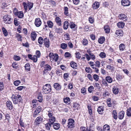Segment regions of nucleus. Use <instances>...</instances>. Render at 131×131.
<instances>
[{
    "label": "nucleus",
    "instance_id": "obj_49",
    "mask_svg": "<svg viewBox=\"0 0 131 131\" xmlns=\"http://www.w3.org/2000/svg\"><path fill=\"white\" fill-rule=\"evenodd\" d=\"M85 70L86 72L88 73H91L92 72L91 69L89 67H86Z\"/></svg>",
    "mask_w": 131,
    "mask_h": 131
},
{
    "label": "nucleus",
    "instance_id": "obj_7",
    "mask_svg": "<svg viewBox=\"0 0 131 131\" xmlns=\"http://www.w3.org/2000/svg\"><path fill=\"white\" fill-rule=\"evenodd\" d=\"M35 24L37 27H39L41 24V21L39 18H36L35 20Z\"/></svg>",
    "mask_w": 131,
    "mask_h": 131
},
{
    "label": "nucleus",
    "instance_id": "obj_54",
    "mask_svg": "<svg viewBox=\"0 0 131 131\" xmlns=\"http://www.w3.org/2000/svg\"><path fill=\"white\" fill-rule=\"evenodd\" d=\"M89 20L90 23L92 24L94 22V18L92 17H90L89 18Z\"/></svg>",
    "mask_w": 131,
    "mask_h": 131
},
{
    "label": "nucleus",
    "instance_id": "obj_39",
    "mask_svg": "<svg viewBox=\"0 0 131 131\" xmlns=\"http://www.w3.org/2000/svg\"><path fill=\"white\" fill-rule=\"evenodd\" d=\"M2 30L3 33L5 36H7L8 35V32L7 30L4 27H3Z\"/></svg>",
    "mask_w": 131,
    "mask_h": 131
},
{
    "label": "nucleus",
    "instance_id": "obj_41",
    "mask_svg": "<svg viewBox=\"0 0 131 131\" xmlns=\"http://www.w3.org/2000/svg\"><path fill=\"white\" fill-rule=\"evenodd\" d=\"M43 39L42 37H40L38 38V42L40 44H42L43 43Z\"/></svg>",
    "mask_w": 131,
    "mask_h": 131
},
{
    "label": "nucleus",
    "instance_id": "obj_1",
    "mask_svg": "<svg viewBox=\"0 0 131 131\" xmlns=\"http://www.w3.org/2000/svg\"><path fill=\"white\" fill-rule=\"evenodd\" d=\"M12 98L14 103L15 104H19L22 101L21 96L19 94H13Z\"/></svg>",
    "mask_w": 131,
    "mask_h": 131
},
{
    "label": "nucleus",
    "instance_id": "obj_24",
    "mask_svg": "<svg viewBox=\"0 0 131 131\" xmlns=\"http://www.w3.org/2000/svg\"><path fill=\"white\" fill-rule=\"evenodd\" d=\"M112 91L114 94H117L119 92V89L116 87L114 86L113 88Z\"/></svg>",
    "mask_w": 131,
    "mask_h": 131
},
{
    "label": "nucleus",
    "instance_id": "obj_11",
    "mask_svg": "<svg viewBox=\"0 0 131 131\" xmlns=\"http://www.w3.org/2000/svg\"><path fill=\"white\" fill-rule=\"evenodd\" d=\"M43 119L40 117H38L35 120V124L36 125H39L42 121Z\"/></svg>",
    "mask_w": 131,
    "mask_h": 131
},
{
    "label": "nucleus",
    "instance_id": "obj_63",
    "mask_svg": "<svg viewBox=\"0 0 131 131\" xmlns=\"http://www.w3.org/2000/svg\"><path fill=\"white\" fill-rule=\"evenodd\" d=\"M88 78L90 81H92L93 78L92 77L90 74H88L87 76Z\"/></svg>",
    "mask_w": 131,
    "mask_h": 131
},
{
    "label": "nucleus",
    "instance_id": "obj_51",
    "mask_svg": "<svg viewBox=\"0 0 131 131\" xmlns=\"http://www.w3.org/2000/svg\"><path fill=\"white\" fill-rule=\"evenodd\" d=\"M93 77L94 79L96 81H98L99 79V77L98 75L95 74L93 75Z\"/></svg>",
    "mask_w": 131,
    "mask_h": 131
},
{
    "label": "nucleus",
    "instance_id": "obj_47",
    "mask_svg": "<svg viewBox=\"0 0 131 131\" xmlns=\"http://www.w3.org/2000/svg\"><path fill=\"white\" fill-rule=\"evenodd\" d=\"M94 88L92 86H90L88 88V91L90 93H91L94 90Z\"/></svg>",
    "mask_w": 131,
    "mask_h": 131
},
{
    "label": "nucleus",
    "instance_id": "obj_20",
    "mask_svg": "<svg viewBox=\"0 0 131 131\" xmlns=\"http://www.w3.org/2000/svg\"><path fill=\"white\" fill-rule=\"evenodd\" d=\"M117 26L119 28H123L125 26V23L123 22H119L118 23Z\"/></svg>",
    "mask_w": 131,
    "mask_h": 131
},
{
    "label": "nucleus",
    "instance_id": "obj_16",
    "mask_svg": "<svg viewBox=\"0 0 131 131\" xmlns=\"http://www.w3.org/2000/svg\"><path fill=\"white\" fill-rule=\"evenodd\" d=\"M119 19L125 21L127 19L126 16L124 14H119L118 16Z\"/></svg>",
    "mask_w": 131,
    "mask_h": 131
},
{
    "label": "nucleus",
    "instance_id": "obj_36",
    "mask_svg": "<svg viewBox=\"0 0 131 131\" xmlns=\"http://www.w3.org/2000/svg\"><path fill=\"white\" fill-rule=\"evenodd\" d=\"M126 114L128 116H131V107H129L127 110Z\"/></svg>",
    "mask_w": 131,
    "mask_h": 131
},
{
    "label": "nucleus",
    "instance_id": "obj_35",
    "mask_svg": "<svg viewBox=\"0 0 131 131\" xmlns=\"http://www.w3.org/2000/svg\"><path fill=\"white\" fill-rule=\"evenodd\" d=\"M103 109L102 107L100 106L98 108L97 111L99 114H101L103 111Z\"/></svg>",
    "mask_w": 131,
    "mask_h": 131
},
{
    "label": "nucleus",
    "instance_id": "obj_60",
    "mask_svg": "<svg viewBox=\"0 0 131 131\" xmlns=\"http://www.w3.org/2000/svg\"><path fill=\"white\" fill-rule=\"evenodd\" d=\"M4 88V85L3 82H0V91H2Z\"/></svg>",
    "mask_w": 131,
    "mask_h": 131
},
{
    "label": "nucleus",
    "instance_id": "obj_12",
    "mask_svg": "<svg viewBox=\"0 0 131 131\" xmlns=\"http://www.w3.org/2000/svg\"><path fill=\"white\" fill-rule=\"evenodd\" d=\"M30 36L31 40L34 41L35 40L37 37V34L35 31H32L30 34Z\"/></svg>",
    "mask_w": 131,
    "mask_h": 131
},
{
    "label": "nucleus",
    "instance_id": "obj_6",
    "mask_svg": "<svg viewBox=\"0 0 131 131\" xmlns=\"http://www.w3.org/2000/svg\"><path fill=\"white\" fill-rule=\"evenodd\" d=\"M106 70L113 73L114 71L115 68L112 65L108 64L106 66Z\"/></svg>",
    "mask_w": 131,
    "mask_h": 131
},
{
    "label": "nucleus",
    "instance_id": "obj_62",
    "mask_svg": "<svg viewBox=\"0 0 131 131\" xmlns=\"http://www.w3.org/2000/svg\"><path fill=\"white\" fill-rule=\"evenodd\" d=\"M65 57H69L71 56V54L69 52H66L64 54Z\"/></svg>",
    "mask_w": 131,
    "mask_h": 131
},
{
    "label": "nucleus",
    "instance_id": "obj_46",
    "mask_svg": "<svg viewBox=\"0 0 131 131\" xmlns=\"http://www.w3.org/2000/svg\"><path fill=\"white\" fill-rule=\"evenodd\" d=\"M25 67L26 70L27 71H29L30 67V64L29 63H27L25 65Z\"/></svg>",
    "mask_w": 131,
    "mask_h": 131
},
{
    "label": "nucleus",
    "instance_id": "obj_22",
    "mask_svg": "<svg viewBox=\"0 0 131 131\" xmlns=\"http://www.w3.org/2000/svg\"><path fill=\"white\" fill-rule=\"evenodd\" d=\"M69 24L68 21H66L63 23V28L64 29H67L68 27Z\"/></svg>",
    "mask_w": 131,
    "mask_h": 131
},
{
    "label": "nucleus",
    "instance_id": "obj_4",
    "mask_svg": "<svg viewBox=\"0 0 131 131\" xmlns=\"http://www.w3.org/2000/svg\"><path fill=\"white\" fill-rule=\"evenodd\" d=\"M68 122L67 126L68 128L71 129L74 127V121L73 119H69Z\"/></svg>",
    "mask_w": 131,
    "mask_h": 131
},
{
    "label": "nucleus",
    "instance_id": "obj_31",
    "mask_svg": "<svg viewBox=\"0 0 131 131\" xmlns=\"http://www.w3.org/2000/svg\"><path fill=\"white\" fill-rule=\"evenodd\" d=\"M49 57H58V54L57 53H55L54 54L52 52H50L49 55Z\"/></svg>",
    "mask_w": 131,
    "mask_h": 131
},
{
    "label": "nucleus",
    "instance_id": "obj_57",
    "mask_svg": "<svg viewBox=\"0 0 131 131\" xmlns=\"http://www.w3.org/2000/svg\"><path fill=\"white\" fill-rule=\"evenodd\" d=\"M89 64L92 68L93 69H95L96 67V65L94 64V62L90 61L89 62Z\"/></svg>",
    "mask_w": 131,
    "mask_h": 131
},
{
    "label": "nucleus",
    "instance_id": "obj_61",
    "mask_svg": "<svg viewBox=\"0 0 131 131\" xmlns=\"http://www.w3.org/2000/svg\"><path fill=\"white\" fill-rule=\"evenodd\" d=\"M99 55L101 57H106L105 53L103 52H101Z\"/></svg>",
    "mask_w": 131,
    "mask_h": 131
},
{
    "label": "nucleus",
    "instance_id": "obj_17",
    "mask_svg": "<svg viewBox=\"0 0 131 131\" xmlns=\"http://www.w3.org/2000/svg\"><path fill=\"white\" fill-rule=\"evenodd\" d=\"M100 6L99 2H95L92 5L93 8L94 9H96L98 8Z\"/></svg>",
    "mask_w": 131,
    "mask_h": 131
},
{
    "label": "nucleus",
    "instance_id": "obj_55",
    "mask_svg": "<svg viewBox=\"0 0 131 131\" xmlns=\"http://www.w3.org/2000/svg\"><path fill=\"white\" fill-rule=\"evenodd\" d=\"M111 99H108L107 101V103L108 106L110 107L112 106V104L111 103Z\"/></svg>",
    "mask_w": 131,
    "mask_h": 131
},
{
    "label": "nucleus",
    "instance_id": "obj_29",
    "mask_svg": "<svg viewBox=\"0 0 131 131\" xmlns=\"http://www.w3.org/2000/svg\"><path fill=\"white\" fill-rule=\"evenodd\" d=\"M49 118V123L51 124H53L55 121L56 119L55 117L53 116Z\"/></svg>",
    "mask_w": 131,
    "mask_h": 131
},
{
    "label": "nucleus",
    "instance_id": "obj_9",
    "mask_svg": "<svg viewBox=\"0 0 131 131\" xmlns=\"http://www.w3.org/2000/svg\"><path fill=\"white\" fill-rule=\"evenodd\" d=\"M41 110V108L40 106L38 107L34 112L33 114V117H36L37 115H38Z\"/></svg>",
    "mask_w": 131,
    "mask_h": 131
},
{
    "label": "nucleus",
    "instance_id": "obj_48",
    "mask_svg": "<svg viewBox=\"0 0 131 131\" xmlns=\"http://www.w3.org/2000/svg\"><path fill=\"white\" fill-rule=\"evenodd\" d=\"M119 48L120 50L123 51L125 49V45L123 43H122L119 46Z\"/></svg>",
    "mask_w": 131,
    "mask_h": 131
},
{
    "label": "nucleus",
    "instance_id": "obj_30",
    "mask_svg": "<svg viewBox=\"0 0 131 131\" xmlns=\"http://www.w3.org/2000/svg\"><path fill=\"white\" fill-rule=\"evenodd\" d=\"M112 115L113 117L115 119H116L117 118V113L115 110L113 111L112 113Z\"/></svg>",
    "mask_w": 131,
    "mask_h": 131
},
{
    "label": "nucleus",
    "instance_id": "obj_59",
    "mask_svg": "<svg viewBox=\"0 0 131 131\" xmlns=\"http://www.w3.org/2000/svg\"><path fill=\"white\" fill-rule=\"evenodd\" d=\"M87 52L90 57H95V56L93 55V54L90 51L88 50Z\"/></svg>",
    "mask_w": 131,
    "mask_h": 131
},
{
    "label": "nucleus",
    "instance_id": "obj_5",
    "mask_svg": "<svg viewBox=\"0 0 131 131\" xmlns=\"http://www.w3.org/2000/svg\"><path fill=\"white\" fill-rule=\"evenodd\" d=\"M44 69L43 71V74H46L49 71L51 70V67L50 66L46 64L45 65V66L44 68Z\"/></svg>",
    "mask_w": 131,
    "mask_h": 131
},
{
    "label": "nucleus",
    "instance_id": "obj_33",
    "mask_svg": "<svg viewBox=\"0 0 131 131\" xmlns=\"http://www.w3.org/2000/svg\"><path fill=\"white\" fill-rule=\"evenodd\" d=\"M80 106L79 104L76 103H74L73 104V107L77 110H78L79 108H80Z\"/></svg>",
    "mask_w": 131,
    "mask_h": 131
},
{
    "label": "nucleus",
    "instance_id": "obj_64",
    "mask_svg": "<svg viewBox=\"0 0 131 131\" xmlns=\"http://www.w3.org/2000/svg\"><path fill=\"white\" fill-rule=\"evenodd\" d=\"M16 36L17 37H18L19 39L18 40L21 41L22 40L21 38L22 37L19 34H16Z\"/></svg>",
    "mask_w": 131,
    "mask_h": 131
},
{
    "label": "nucleus",
    "instance_id": "obj_19",
    "mask_svg": "<svg viewBox=\"0 0 131 131\" xmlns=\"http://www.w3.org/2000/svg\"><path fill=\"white\" fill-rule=\"evenodd\" d=\"M53 124V127L54 129L57 130L60 127V124L59 123H55Z\"/></svg>",
    "mask_w": 131,
    "mask_h": 131
},
{
    "label": "nucleus",
    "instance_id": "obj_3",
    "mask_svg": "<svg viewBox=\"0 0 131 131\" xmlns=\"http://www.w3.org/2000/svg\"><path fill=\"white\" fill-rule=\"evenodd\" d=\"M3 19L5 23L7 24H10L12 23L13 20L10 15H4Z\"/></svg>",
    "mask_w": 131,
    "mask_h": 131
},
{
    "label": "nucleus",
    "instance_id": "obj_42",
    "mask_svg": "<svg viewBox=\"0 0 131 131\" xmlns=\"http://www.w3.org/2000/svg\"><path fill=\"white\" fill-rule=\"evenodd\" d=\"M51 124L50 123H47L45 125V127L47 130H50Z\"/></svg>",
    "mask_w": 131,
    "mask_h": 131
},
{
    "label": "nucleus",
    "instance_id": "obj_10",
    "mask_svg": "<svg viewBox=\"0 0 131 131\" xmlns=\"http://www.w3.org/2000/svg\"><path fill=\"white\" fill-rule=\"evenodd\" d=\"M121 3L123 6H127L130 5V2L128 0H122Z\"/></svg>",
    "mask_w": 131,
    "mask_h": 131
},
{
    "label": "nucleus",
    "instance_id": "obj_53",
    "mask_svg": "<svg viewBox=\"0 0 131 131\" xmlns=\"http://www.w3.org/2000/svg\"><path fill=\"white\" fill-rule=\"evenodd\" d=\"M82 43L84 45H86L88 44L87 40L85 39H83L82 41Z\"/></svg>",
    "mask_w": 131,
    "mask_h": 131
},
{
    "label": "nucleus",
    "instance_id": "obj_21",
    "mask_svg": "<svg viewBox=\"0 0 131 131\" xmlns=\"http://www.w3.org/2000/svg\"><path fill=\"white\" fill-rule=\"evenodd\" d=\"M55 20L57 24L59 26L61 25V19L59 17H57L55 19Z\"/></svg>",
    "mask_w": 131,
    "mask_h": 131
},
{
    "label": "nucleus",
    "instance_id": "obj_38",
    "mask_svg": "<svg viewBox=\"0 0 131 131\" xmlns=\"http://www.w3.org/2000/svg\"><path fill=\"white\" fill-rule=\"evenodd\" d=\"M47 24L48 27L50 28H52L53 26V24L51 21H48L47 22Z\"/></svg>",
    "mask_w": 131,
    "mask_h": 131
},
{
    "label": "nucleus",
    "instance_id": "obj_58",
    "mask_svg": "<svg viewBox=\"0 0 131 131\" xmlns=\"http://www.w3.org/2000/svg\"><path fill=\"white\" fill-rule=\"evenodd\" d=\"M55 31L56 32L58 33L60 32H61L62 31V29L61 28H56L55 29Z\"/></svg>",
    "mask_w": 131,
    "mask_h": 131
},
{
    "label": "nucleus",
    "instance_id": "obj_45",
    "mask_svg": "<svg viewBox=\"0 0 131 131\" xmlns=\"http://www.w3.org/2000/svg\"><path fill=\"white\" fill-rule=\"evenodd\" d=\"M67 47V44L65 43H63L61 44V47L63 49H65Z\"/></svg>",
    "mask_w": 131,
    "mask_h": 131
},
{
    "label": "nucleus",
    "instance_id": "obj_50",
    "mask_svg": "<svg viewBox=\"0 0 131 131\" xmlns=\"http://www.w3.org/2000/svg\"><path fill=\"white\" fill-rule=\"evenodd\" d=\"M69 25L70 28L71 29L74 28L76 26L75 24L72 22H70Z\"/></svg>",
    "mask_w": 131,
    "mask_h": 131
},
{
    "label": "nucleus",
    "instance_id": "obj_23",
    "mask_svg": "<svg viewBox=\"0 0 131 131\" xmlns=\"http://www.w3.org/2000/svg\"><path fill=\"white\" fill-rule=\"evenodd\" d=\"M105 79L109 83H111L113 82V79L110 76L106 77Z\"/></svg>",
    "mask_w": 131,
    "mask_h": 131
},
{
    "label": "nucleus",
    "instance_id": "obj_8",
    "mask_svg": "<svg viewBox=\"0 0 131 131\" xmlns=\"http://www.w3.org/2000/svg\"><path fill=\"white\" fill-rule=\"evenodd\" d=\"M54 88L57 91L60 90L61 89V85L58 83H55L53 84Z\"/></svg>",
    "mask_w": 131,
    "mask_h": 131
},
{
    "label": "nucleus",
    "instance_id": "obj_14",
    "mask_svg": "<svg viewBox=\"0 0 131 131\" xmlns=\"http://www.w3.org/2000/svg\"><path fill=\"white\" fill-rule=\"evenodd\" d=\"M15 15H16L17 17L20 18H22L24 16V14L22 11H19L17 12L16 13H15Z\"/></svg>",
    "mask_w": 131,
    "mask_h": 131
},
{
    "label": "nucleus",
    "instance_id": "obj_43",
    "mask_svg": "<svg viewBox=\"0 0 131 131\" xmlns=\"http://www.w3.org/2000/svg\"><path fill=\"white\" fill-rule=\"evenodd\" d=\"M63 100L64 102L66 103H69L70 101V99L69 98L67 97L64 98Z\"/></svg>",
    "mask_w": 131,
    "mask_h": 131
},
{
    "label": "nucleus",
    "instance_id": "obj_34",
    "mask_svg": "<svg viewBox=\"0 0 131 131\" xmlns=\"http://www.w3.org/2000/svg\"><path fill=\"white\" fill-rule=\"evenodd\" d=\"M68 8L67 7H64V14L67 16H68L69 15L68 13Z\"/></svg>",
    "mask_w": 131,
    "mask_h": 131
},
{
    "label": "nucleus",
    "instance_id": "obj_28",
    "mask_svg": "<svg viewBox=\"0 0 131 131\" xmlns=\"http://www.w3.org/2000/svg\"><path fill=\"white\" fill-rule=\"evenodd\" d=\"M110 128L108 125L106 124L104 125L103 127V131H109Z\"/></svg>",
    "mask_w": 131,
    "mask_h": 131
},
{
    "label": "nucleus",
    "instance_id": "obj_18",
    "mask_svg": "<svg viewBox=\"0 0 131 131\" xmlns=\"http://www.w3.org/2000/svg\"><path fill=\"white\" fill-rule=\"evenodd\" d=\"M125 114L124 112L122 111L119 113L118 118L121 119H122L124 117Z\"/></svg>",
    "mask_w": 131,
    "mask_h": 131
},
{
    "label": "nucleus",
    "instance_id": "obj_44",
    "mask_svg": "<svg viewBox=\"0 0 131 131\" xmlns=\"http://www.w3.org/2000/svg\"><path fill=\"white\" fill-rule=\"evenodd\" d=\"M122 30H117L115 32V34L118 36H121L122 33Z\"/></svg>",
    "mask_w": 131,
    "mask_h": 131
},
{
    "label": "nucleus",
    "instance_id": "obj_52",
    "mask_svg": "<svg viewBox=\"0 0 131 131\" xmlns=\"http://www.w3.org/2000/svg\"><path fill=\"white\" fill-rule=\"evenodd\" d=\"M23 3L24 6V9L25 10L26 12L27 11L28 9V4H27L26 3H25V2H23Z\"/></svg>",
    "mask_w": 131,
    "mask_h": 131
},
{
    "label": "nucleus",
    "instance_id": "obj_15",
    "mask_svg": "<svg viewBox=\"0 0 131 131\" xmlns=\"http://www.w3.org/2000/svg\"><path fill=\"white\" fill-rule=\"evenodd\" d=\"M6 106L10 110H11L13 108V106L12 103L9 101H8L6 103Z\"/></svg>",
    "mask_w": 131,
    "mask_h": 131
},
{
    "label": "nucleus",
    "instance_id": "obj_32",
    "mask_svg": "<svg viewBox=\"0 0 131 131\" xmlns=\"http://www.w3.org/2000/svg\"><path fill=\"white\" fill-rule=\"evenodd\" d=\"M71 66L73 68H76L77 67V64L75 62L72 61L70 63Z\"/></svg>",
    "mask_w": 131,
    "mask_h": 131
},
{
    "label": "nucleus",
    "instance_id": "obj_25",
    "mask_svg": "<svg viewBox=\"0 0 131 131\" xmlns=\"http://www.w3.org/2000/svg\"><path fill=\"white\" fill-rule=\"evenodd\" d=\"M104 29L105 33H109L110 32V26L108 25H106L104 27Z\"/></svg>",
    "mask_w": 131,
    "mask_h": 131
},
{
    "label": "nucleus",
    "instance_id": "obj_27",
    "mask_svg": "<svg viewBox=\"0 0 131 131\" xmlns=\"http://www.w3.org/2000/svg\"><path fill=\"white\" fill-rule=\"evenodd\" d=\"M19 124L20 126L24 128L25 127V124L23 122V120L20 118L19 120Z\"/></svg>",
    "mask_w": 131,
    "mask_h": 131
},
{
    "label": "nucleus",
    "instance_id": "obj_13",
    "mask_svg": "<svg viewBox=\"0 0 131 131\" xmlns=\"http://www.w3.org/2000/svg\"><path fill=\"white\" fill-rule=\"evenodd\" d=\"M44 44L46 47L49 48L50 46V41L49 39L47 38H45L44 40Z\"/></svg>",
    "mask_w": 131,
    "mask_h": 131
},
{
    "label": "nucleus",
    "instance_id": "obj_56",
    "mask_svg": "<svg viewBox=\"0 0 131 131\" xmlns=\"http://www.w3.org/2000/svg\"><path fill=\"white\" fill-rule=\"evenodd\" d=\"M20 83V81L19 80H16L14 82V85L16 86H18Z\"/></svg>",
    "mask_w": 131,
    "mask_h": 131
},
{
    "label": "nucleus",
    "instance_id": "obj_26",
    "mask_svg": "<svg viewBox=\"0 0 131 131\" xmlns=\"http://www.w3.org/2000/svg\"><path fill=\"white\" fill-rule=\"evenodd\" d=\"M124 77L123 76L120 74H117L116 75V80L118 81H121Z\"/></svg>",
    "mask_w": 131,
    "mask_h": 131
},
{
    "label": "nucleus",
    "instance_id": "obj_2",
    "mask_svg": "<svg viewBox=\"0 0 131 131\" xmlns=\"http://www.w3.org/2000/svg\"><path fill=\"white\" fill-rule=\"evenodd\" d=\"M51 87L50 84H47L43 86L42 92L43 94H48L51 92Z\"/></svg>",
    "mask_w": 131,
    "mask_h": 131
},
{
    "label": "nucleus",
    "instance_id": "obj_40",
    "mask_svg": "<svg viewBox=\"0 0 131 131\" xmlns=\"http://www.w3.org/2000/svg\"><path fill=\"white\" fill-rule=\"evenodd\" d=\"M105 40V38L103 37H100L98 40L100 44L103 43Z\"/></svg>",
    "mask_w": 131,
    "mask_h": 131
},
{
    "label": "nucleus",
    "instance_id": "obj_37",
    "mask_svg": "<svg viewBox=\"0 0 131 131\" xmlns=\"http://www.w3.org/2000/svg\"><path fill=\"white\" fill-rule=\"evenodd\" d=\"M28 9L29 10H30L33 7V4L32 3L28 2L27 3Z\"/></svg>",
    "mask_w": 131,
    "mask_h": 131
}]
</instances>
